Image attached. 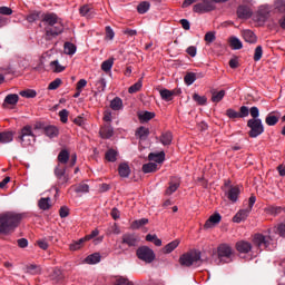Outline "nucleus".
<instances>
[{
    "mask_svg": "<svg viewBox=\"0 0 285 285\" xmlns=\"http://www.w3.org/2000/svg\"><path fill=\"white\" fill-rule=\"evenodd\" d=\"M42 26L45 27V40L52 41L63 32V23L57 13H43Z\"/></svg>",
    "mask_w": 285,
    "mask_h": 285,
    "instance_id": "1",
    "label": "nucleus"
},
{
    "mask_svg": "<svg viewBox=\"0 0 285 285\" xmlns=\"http://www.w3.org/2000/svg\"><path fill=\"white\" fill-rule=\"evenodd\" d=\"M19 222H21V215L19 214L10 212L0 214V234L10 235L19 226Z\"/></svg>",
    "mask_w": 285,
    "mask_h": 285,
    "instance_id": "2",
    "label": "nucleus"
},
{
    "mask_svg": "<svg viewBox=\"0 0 285 285\" xmlns=\"http://www.w3.org/2000/svg\"><path fill=\"white\" fill-rule=\"evenodd\" d=\"M53 175L57 179V191H59L60 188H66L68 186V183L70 181V175L68 174L66 166H61L60 164H58L53 169Z\"/></svg>",
    "mask_w": 285,
    "mask_h": 285,
    "instance_id": "3",
    "label": "nucleus"
},
{
    "mask_svg": "<svg viewBox=\"0 0 285 285\" xmlns=\"http://www.w3.org/2000/svg\"><path fill=\"white\" fill-rule=\"evenodd\" d=\"M217 264H230L233 262V257H235V252L233 247L228 244H220L217 247Z\"/></svg>",
    "mask_w": 285,
    "mask_h": 285,
    "instance_id": "4",
    "label": "nucleus"
},
{
    "mask_svg": "<svg viewBox=\"0 0 285 285\" xmlns=\"http://www.w3.org/2000/svg\"><path fill=\"white\" fill-rule=\"evenodd\" d=\"M16 139L21 144L22 148H28V146H32L37 141V137L32 132V127L29 125L20 130V135Z\"/></svg>",
    "mask_w": 285,
    "mask_h": 285,
    "instance_id": "5",
    "label": "nucleus"
},
{
    "mask_svg": "<svg viewBox=\"0 0 285 285\" xmlns=\"http://www.w3.org/2000/svg\"><path fill=\"white\" fill-rule=\"evenodd\" d=\"M202 259V253L197 250H190L185 254H183L179 257V264L180 266H185L186 268H189V266H193V264H197Z\"/></svg>",
    "mask_w": 285,
    "mask_h": 285,
    "instance_id": "6",
    "label": "nucleus"
},
{
    "mask_svg": "<svg viewBox=\"0 0 285 285\" xmlns=\"http://www.w3.org/2000/svg\"><path fill=\"white\" fill-rule=\"evenodd\" d=\"M247 128H249L248 136L252 139H257L259 135H264V124L262 119H249L247 121Z\"/></svg>",
    "mask_w": 285,
    "mask_h": 285,
    "instance_id": "7",
    "label": "nucleus"
},
{
    "mask_svg": "<svg viewBox=\"0 0 285 285\" xmlns=\"http://www.w3.org/2000/svg\"><path fill=\"white\" fill-rule=\"evenodd\" d=\"M136 255H137L138 259H140L141 262H145L146 264H153V262H155V257H156L155 250H153L148 246H140L136 250Z\"/></svg>",
    "mask_w": 285,
    "mask_h": 285,
    "instance_id": "8",
    "label": "nucleus"
},
{
    "mask_svg": "<svg viewBox=\"0 0 285 285\" xmlns=\"http://www.w3.org/2000/svg\"><path fill=\"white\" fill-rule=\"evenodd\" d=\"M253 244L258 250H268V247L271 246V236L255 234L253 236Z\"/></svg>",
    "mask_w": 285,
    "mask_h": 285,
    "instance_id": "9",
    "label": "nucleus"
},
{
    "mask_svg": "<svg viewBox=\"0 0 285 285\" xmlns=\"http://www.w3.org/2000/svg\"><path fill=\"white\" fill-rule=\"evenodd\" d=\"M215 10V2L213 0H202L200 3L194 6V12L198 14H206Z\"/></svg>",
    "mask_w": 285,
    "mask_h": 285,
    "instance_id": "10",
    "label": "nucleus"
},
{
    "mask_svg": "<svg viewBox=\"0 0 285 285\" xmlns=\"http://www.w3.org/2000/svg\"><path fill=\"white\" fill-rule=\"evenodd\" d=\"M225 187L228 188L225 191V195L227 196L229 202H233V203L237 202L240 193L239 187L230 185L229 181L225 183Z\"/></svg>",
    "mask_w": 285,
    "mask_h": 285,
    "instance_id": "11",
    "label": "nucleus"
},
{
    "mask_svg": "<svg viewBox=\"0 0 285 285\" xmlns=\"http://www.w3.org/2000/svg\"><path fill=\"white\" fill-rule=\"evenodd\" d=\"M121 243L132 248L139 244V237L136 234H124Z\"/></svg>",
    "mask_w": 285,
    "mask_h": 285,
    "instance_id": "12",
    "label": "nucleus"
},
{
    "mask_svg": "<svg viewBox=\"0 0 285 285\" xmlns=\"http://www.w3.org/2000/svg\"><path fill=\"white\" fill-rule=\"evenodd\" d=\"M248 215H250V209L245 208L240 209L239 212L236 213V215L233 217V222L235 224H240V222H246L248 219Z\"/></svg>",
    "mask_w": 285,
    "mask_h": 285,
    "instance_id": "13",
    "label": "nucleus"
},
{
    "mask_svg": "<svg viewBox=\"0 0 285 285\" xmlns=\"http://www.w3.org/2000/svg\"><path fill=\"white\" fill-rule=\"evenodd\" d=\"M236 250L246 255V253L253 250V245L246 240H238L236 243Z\"/></svg>",
    "mask_w": 285,
    "mask_h": 285,
    "instance_id": "14",
    "label": "nucleus"
},
{
    "mask_svg": "<svg viewBox=\"0 0 285 285\" xmlns=\"http://www.w3.org/2000/svg\"><path fill=\"white\" fill-rule=\"evenodd\" d=\"M279 112L277 111H272L269 112L266 118H265V124L267 126H277V124L279 122Z\"/></svg>",
    "mask_w": 285,
    "mask_h": 285,
    "instance_id": "15",
    "label": "nucleus"
},
{
    "mask_svg": "<svg viewBox=\"0 0 285 285\" xmlns=\"http://www.w3.org/2000/svg\"><path fill=\"white\" fill-rule=\"evenodd\" d=\"M115 135V129L110 124H106L100 128V136L102 139H110Z\"/></svg>",
    "mask_w": 285,
    "mask_h": 285,
    "instance_id": "16",
    "label": "nucleus"
},
{
    "mask_svg": "<svg viewBox=\"0 0 285 285\" xmlns=\"http://www.w3.org/2000/svg\"><path fill=\"white\" fill-rule=\"evenodd\" d=\"M219 222H222V215H219V213H215L206 220L204 228H213V226H217Z\"/></svg>",
    "mask_w": 285,
    "mask_h": 285,
    "instance_id": "17",
    "label": "nucleus"
},
{
    "mask_svg": "<svg viewBox=\"0 0 285 285\" xmlns=\"http://www.w3.org/2000/svg\"><path fill=\"white\" fill-rule=\"evenodd\" d=\"M238 19H250L253 11L247 6H239L237 9Z\"/></svg>",
    "mask_w": 285,
    "mask_h": 285,
    "instance_id": "18",
    "label": "nucleus"
},
{
    "mask_svg": "<svg viewBox=\"0 0 285 285\" xmlns=\"http://www.w3.org/2000/svg\"><path fill=\"white\" fill-rule=\"evenodd\" d=\"M148 159L149 161H155V164H164L166 161V153H150Z\"/></svg>",
    "mask_w": 285,
    "mask_h": 285,
    "instance_id": "19",
    "label": "nucleus"
},
{
    "mask_svg": "<svg viewBox=\"0 0 285 285\" xmlns=\"http://www.w3.org/2000/svg\"><path fill=\"white\" fill-rule=\"evenodd\" d=\"M79 13L81 17H86L87 19H92L95 17V9L90 7V4H83L79 9Z\"/></svg>",
    "mask_w": 285,
    "mask_h": 285,
    "instance_id": "20",
    "label": "nucleus"
},
{
    "mask_svg": "<svg viewBox=\"0 0 285 285\" xmlns=\"http://www.w3.org/2000/svg\"><path fill=\"white\" fill-rule=\"evenodd\" d=\"M26 20L28 21V23H35L37 21H41L43 20V12L41 11H31Z\"/></svg>",
    "mask_w": 285,
    "mask_h": 285,
    "instance_id": "21",
    "label": "nucleus"
},
{
    "mask_svg": "<svg viewBox=\"0 0 285 285\" xmlns=\"http://www.w3.org/2000/svg\"><path fill=\"white\" fill-rule=\"evenodd\" d=\"M45 135L49 137V139H55V137H59V128L53 125L46 126L43 128Z\"/></svg>",
    "mask_w": 285,
    "mask_h": 285,
    "instance_id": "22",
    "label": "nucleus"
},
{
    "mask_svg": "<svg viewBox=\"0 0 285 285\" xmlns=\"http://www.w3.org/2000/svg\"><path fill=\"white\" fill-rule=\"evenodd\" d=\"M49 277L52 282H55V284H61V282H63V273L58 267L53 268Z\"/></svg>",
    "mask_w": 285,
    "mask_h": 285,
    "instance_id": "23",
    "label": "nucleus"
},
{
    "mask_svg": "<svg viewBox=\"0 0 285 285\" xmlns=\"http://www.w3.org/2000/svg\"><path fill=\"white\" fill-rule=\"evenodd\" d=\"M242 37L247 43H257V36L252 30H244Z\"/></svg>",
    "mask_w": 285,
    "mask_h": 285,
    "instance_id": "24",
    "label": "nucleus"
},
{
    "mask_svg": "<svg viewBox=\"0 0 285 285\" xmlns=\"http://www.w3.org/2000/svg\"><path fill=\"white\" fill-rule=\"evenodd\" d=\"M14 139V131H1L0 144H10Z\"/></svg>",
    "mask_w": 285,
    "mask_h": 285,
    "instance_id": "25",
    "label": "nucleus"
},
{
    "mask_svg": "<svg viewBox=\"0 0 285 285\" xmlns=\"http://www.w3.org/2000/svg\"><path fill=\"white\" fill-rule=\"evenodd\" d=\"M58 161H59L60 166H66V164H68V161H70V151L67 149H62L58 154Z\"/></svg>",
    "mask_w": 285,
    "mask_h": 285,
    "instance_id": "26",
    "label": "nucleus"
},
{
    "mask_svg": "<svg viewBox=\"0 0 285 285\" xmlns=\"http://www.w3.org/2000/svg\"><path fill=\"white\" fill-rule=\"evenodd\" d=\"M17 104H19V95L17 94H9L8 96H6L4 101H3V106H17Z\"/></svg>",
    "mask_w": 285,
    "mask_h": 285,
    "instance_id": "27",
    "label": "nucleus"
},
{
    "mask_svg": "<svg viewBox=\"0 0 285 285\" xmlns=\"http://www.w3.org/2000/svg\"><path fill=\"white\" fill-rule=\"evenodd\" d=\"M179 186H180L179 179H177V178L171 179L169 181L168 188L165 191V195H167V196L173 195V193H176V190H177V188H179Z\"/></svg>",
    "mask_w": 285,
    "mask_h": 285,
    "instance_id": "28",
    "label": "nucleus"
},
{
    "mask_svg": "<svg viewBox=\"0 0 285 285\" xmlns=\"http://www.w3.org/2000/svg\"><path fill=\"white\" fill-rule=\"evenodd\" d=\"M265 213H267V215H273L275 217L277 215H281V213H284V207L268 205L267 207H265Z\"/></svg>",
    "mask_w": 285,
    "mask_h": 285,
    "instance_id": "29",
    "label": "nucleus"
},
{
    "mask_svg": "<svg viewBox=\"0 0 285 285\" xmlns=\"http://www.w3.org/2000/svg\"><path fill=\"white\" fill-rule=\"evenodd\" d=\"M210 94H212L213 104H219V101H222V99H224V97H226V90L217 91V90L213 89L210 91Z\"/></svg>",
    "mask_w": 285,
    "mask_h": 285,
    "instance_id": "30",
    "label": "nucleus"
},
{
    "mask_svg": "<svg viewBox=\"0 0 285 285\" xmlns=\"http://www.w3.org/2000/svg\"><path fill=\"white\" fill-rule=\"evenodd\" d=\"M118 173L121 177H130V166H128V163H121L118 166Z\"/></svg>",
    "mask_w": 285,
    "mask_h": 285,
    "instance_id": "31",
    "label": "nucleus"
},
{
    "mask_svg": "<svg viewBox=\"0 0 285 285\" xmlns=\"http://www.w3.org/2000/svg\"><path fill=\"white\" fill-rule=\"evenodd\" d=\"M160 144H163V146H170V144H173V132H163L160 135Z\"/></svg>",
    "mask_w": 285,
    "mask_h": 285,
    "instance_id": "32",
    "label": "nucleus"
},
{
    "mask_svg": "<svg viewBox=\"0 0 285 285\" xmlns=\"http://www.w3.org/2000/svg\"><path fill=\"white\" fill-rule=\"evenodd\" d=\"M119 156V153L115 149H108L105 154V159L107 161H110L111 164H115L117 161V157Z\"/></svg>",
    "mask_w": 285,
    "mask_h": 285,
    "instance_id": "33",
    "label": "nucleus"
},
{
    "mask_svg": "<svg viewBox=\"0 0 285 285\" xmlns=\"http://www.w3.org/2000/svg\"><path fill=\"white\" fill-rule=\"evenodd\" d=\"M229 46L233 48V50H242V48H244L242 40H239L237 37L229 38Z\"/></svg>",
    "mask_w": 285,
    "mask_h": 285,
    "instance_id": "34",
    "label": "nucleus"
},
{
    "mask_svg": "<svg viewBox=\"0 0 285 285\" xmlns=\"http://www.w3.org/2000/svg\"><path fill=\"white\" fill-rule=\"evenodd\" d=\"M159 169V165L156 163H148L142 165V173L148 174V173H157Z\"/></svg>",
    "mask_w": 285,
    "mask_h": 285,
    "instance_id": "35",
    "label": "nucleus"
},
{
    "mask_svg": "<svg viewBox=\"0 0 285 285\" xmlns=\"http://www.w3.org/2000/svg\"><path fill=\"white\" fill-rule=\"evenodd\" d=\"M26 273H29V275H41V266L35 264L27 265Z\"/></svg>",
    "mask_w": 285,
    "mask_h": 285,
    "instance_id": "36",
    "label": "nucleus"
},
{
    "mask_svg": "<svg viewBox=\"0 0 285 285\" xmlns=\"http://www.w3.org/2000/svg\"><path fill=\"white\" fill-rule=\"evenodd\" d=\"M159 92L164 101H173V97H175V90L163 89Z\"/></svg>",
    "mask_w": 285,
    "mask_h": 285,
    "instance_id": "37",
    "label": "nucleus"
},
{
    "mask_svg": "<svg viewBox=\"0 0 285 285\" xmlns=\"http://www.w3.org/2000/svg\"><path fill=\"white\" fill-rule=\"evenodd\" d=\"M101 262V255L94 253L85 258L86 264H99Z\"/></svg>",
    "mask_w": 285,
    "mask_h": 285,
    "instance_id": "38",
    "label": "nucleus"
},
{
    "mask_svg": "<svg viewBox=\"0 0 285 285\" xmlns=\"http://www.w3.org/2000/svg\"><path fill=\"white\" fill-rule=\"evenodd\" d=\"M111 110H121L124 108V100L121 98L116 97L110 101Z\"/></svg>",
    "mask_w": 285,
    "mask_h": 285,
    "instance_id": "39",
    "label": "nucleus"
},
{
    "mask_svg": "<svg viewBox=\"0 0 285 285\" xmlns=\"http://www.w3.org/2000/svg\"><path fill=\"white\" fill-rule=\"evenodd\" d=\"M177 246H179V239H175V240L170 242L169 244H167L163 248V252L168 255V254L173 253V250H175V248H177Z\"/></svg>",
    "mask_w": 285,
    "mask_h": 285,
    "instance_id": "40",
    "label": "nucleus"
},
{
    "mask_svg": "<svg viewBox=\"0 0 285 285\" xmlns=\"http://www.w3.org/2000/svg\"><path fill=\"white\" fill-rule=\"evenodd\" d=\"M112 66H115V58H109L101 63V70H104V72H110Z\"/></svg>",
    "mask_w": 285,
    "mask_h": 285,
    "instance_id": "41",
    "label": "nucleus"
},
{
    "mask_svg": "<svg viewBox=\"0 0 285 285\" xmlns=\"http://www.w3.org/2000/svg\"><path fill=\"white\" fill-rule=\"evenodd\" d=\"M65 55L72 56L77 52V46L72 42H65L63 45Z\"/></svg>",
    "mask_w": 285,
    "mask_h": 285,
    "instance_id": "42",
    "label": "nucleus"
},
{
    "mask_svg": "<svg viewBox=\"0 0 285 285\" xmlns=\"http://www.w3.org/2000/svg\"><path fill=\"white\" fill-rule=\"evenodd\" d=\"M184 81L187 86H193V83H195V81H197V73L195 72H187Z\"/></svg>",
    "mask_w": 285,
    "mask_h": 285,
    "instance_id": "43",
    "label": "nucleus"
},
{
    "mask_svg": "<svg viewBox=\"0 0 285 285\" xmlns=\"http://www.w3.org/2000/svg\"><path fill=\"white\" fill-rule=\"evenodd\" d=\"M136 135L139 137V139H147L148 135H150V129L146 127H139L136 131Z\"/></svg>",
    "mask_w": 285,
    "mask_h": 285,
    "instance_id": "44",
    "label": "nucleus"
},
{
    "mask_svg": "<svg viewBox=\"0 0 285 285\" xmlns=\"http://www.w3.org/2000/svg\"><path fill=\"white\" fill-rule=\"evenodd\" d=\"M40 210H50V198H40L38 202Z\"/></svg>",
    "mask_w": 285,
    "mask_h": 285,
    "instance_id": "45",
    "label": "nucleus"
},
{
    "mask_svg": "<svg viewBox=\"0 0 285 285\" xmlns=\"http://www.w3.org/2000/svg\"><path fill=\"white\" fill-rule=\"evenodd\" d=\"M86 242H88V238L86 236L76 240L73 244L70 245V250H79V248H81V246H83Z\"/></svg>",
    "mask_w": 285,
    "mask_h": 285,
    "instance_id": "46",
    "label": "nucleus"
},
{
    "mask_svg": "<svg viewBox=\"0 0 285 285\" xmlns=\"http://www.w3.org/2000/svg\"><path fill=\"white\" fill-rule=\"evenodd\" d=\"M137 10H138L139 14H146V12L148 10H150V2H148V1L140 2L137 7Z\"/></svg>",
    "mask_w": 285,
    "mask_h": 285,
    "instance_id": "47",
    "label": "nucleus"
},
{
    "mask_svg": "<svg viewBox=\"0 0 285 285\" xmlns=\"http://www.w3.org/2000/svg\"><path fill=\"white\" fill-rule=\"evenodd\" d=\"M138 119L140 121H150V119H155V112L145 111L138 115Z\"/></svg>",
    "mask_w": 285,
    "mask_h": 285,
    "instance_id": "48",
    "label": "nucleus"
},
{
    "mask_svg": "<svg viewBox=\"0 0 285 285\" xmlns=\"http://www.w3.org/2000/svg\"><path fill=\"white\" fill-rule=\"evenodd\" d=\"M193 99L196 101V104H198V106H206V102L208 101L206 96H199V94H194Z\"/></svg>",
    "mask_w": 285,
    "mask_h": 285,
    "instance_id": "49",
    "label": "nucleus"
},
{
    "mask_svg": "<svg viewBox=\"0 0 285 285\" xmlns=\"http://www.w3.org/2000/svg\"><path fill=\"white\" fill-rule=\"evenodd\" d=\"M95 86L98 90V92H104L106 90V78L100 77L96 82Z\"/></svg>",
    "mask_w": 285,
    "mask_h": 285,
    "instance_id": "50",
    "label": "nucleus"
},
{
    "mask_svg": "<svg viewBox=\"0 0 285 285\" xmlns=\"http://www.w3.org/2000/svg\"><path fill=\"white\" fill-rule=\"evenodd\" d=\"M146 224H148V219L147 218H140L138 220H135L131 224V228H134V230H137V229L141 228V226H146Z\"/></svg>",
    "mask_w": 285,
    "mask_h": 285,
    "instance_id": "51",
    "label": "nucleus"
},
{
    "mask_svg": "<svg viewBox=\"0 0 285 285\" xmlns=\"http://www.w3.org/2000/svg\"><path fill=\"white\" fill-rule=\"evenodd\" d=\"M20 96L26 97L27 99H35V97H37V91L32 89L22 90L20 91Z\"/></svg>",
    "mask_w": 285,
    "mask_h": 285,
    "instance_id": "52",
    "label": "nucleus"
},
{
    "mask_svg": "<svg viewBox=\"0 0 285 285\" xmlns=\"http://www.w3.org/2000/svg\"><path fill=\"white\" fill-rule=\"evenodd\" d=\"M146 242H151L155 246H161V239H159L155 234H148L146 236Z\"/></svg>",
    "mask_w": 285,
    "mask_h": 285,
    "instance_id": "53",
    "label": "nucleus"
},
{
    "mask_svg": "<svg viewBox=\"0 0 285 285\" xmlns=\"http://www.w3.org/2000/svg\"><path fill=\"white\" fill-rule=\"evenodd\" d=\"M141 80H138L136 83H134L131 87L128 89L129 95H135V92H139L141 90Z\"/></svg>",
    "mask_w": 285,
    "mask_h": 285,
    "instance_id": "54",
    "label": "nucleus"
},
{
    "mask_svg": "<svg viewBox=\"0 0 285 285\" xmlns=\"http://www.w3.org/2000/svg\"><path fill=\"white\" fill-rule=\"evenodd\" d=\"M264 55V49L262 46H257L254 51V61H261Z\"/></svg>",
    "mask_w": 285,
    "mask_h": 285,
    "instance_id": "55",
    "label": "nucleus"
},
{
    "mask_svg": "<svg viewBox=\"0 0 285 285\" xmlns=\"http://www.w3.org/2000/svg\"><path fill=\"white\" fill-rule=\"evenodd\" d=\"M275 10L277 12L284 13L285 12V0H276L274 3Z\"/></svg>",
    "mask_w": 285,
    "mask_h": 285,
    "instance_id": "56",
    "label": "nucleus"
},
{
    "mask_svg": "<svg viewBox=\"0 0 285 285\" xmlns=\"http://www.w3.org/2000/svg\"><path fill=\"white\" fill-rule=\"evenodd\" d=\"M90 190V186L86 183H81L76 186L75 193H88Z\"/></svg>",
    "mask_w": 285,
    "mask_h": 285,
    "instance_id": "57",
    "label": "nucleus"
},
{
    "mask_svg": "<svg viewBox=\"0 0 285 285\" xmlns=\"http://www.w3.org/2000/svg\"><path fill=\"white\" fill-rule=\"evenodd\" d=\"M226 116L228 117V119H239V112L235 111V109L233 108L226 110Z\"/></svg>",
    "mask_w": 285,
    "mask_h": 285,
    "instance_id": "58",
    "label": "nucleus"
},
{
    "mask_svg": "<svg viewBox=\"0 0 285 285\" xmlns=\"http://www.w3.org/2000/svg\"><path fill=\"white\" fill-rule=\"evenodd\" d=\"M68 115H70V112L67 109H62L59 111L60 121L62 124H68Z\"/></svg>",
    "mask_w": 285,
    "mask_h": 285,
    "instance_id": "59",
    "label": "nucleus"
},
{
    "mask_svg": "<svg viewBox=\"0 0 285 285\" xmlns=\"http://www.w3.org/2000/svg\"><path fill=\"white\" fill-rule=\"evenodd\" d=\"M59 86H61V79L60 78H56L53 81H51L48 86V90H57V88H59Z\"/></svg>",
    "mask_w": 285,
    "mask_h": 285,
    "instance_id": "60",
    "label": "nucleus"
},
{
    "mask_svg": "<svg viewBox=\"0 0 285 285\" xmlns=\"http://www.w3.org/2000/svg\"><path fill=\"white\" fill-rule=\"evenodd\" d=\"M248 115H249V109H248V107L242 106V107L239 108L238 118H239V119H244L245 117H248Z\"/></svg>",
    "mask_w": 285,
    "mask_h": 285,
    "instance_id": "61",
    "label": "nucleus"
},
{
    "mask_svg": "<svg viewBox=\"0 0 285 285\" xmlns=\"http://www.w3.org/2000/svg\"><path fill=\"white\" fill-rule=\"evenodd\" d=\"M249 115H250L252 119H259V108L252 107L249 109Z\"/></svg>",
    "mask_w": 285,
    "mask_h": 285,
    "instance_id": "62",
    "label": "nucleus"
},
{
    "mask_svg": "<svg viewBox=\"0 0 285 285\" xmlns=\"http://www.w3.org/2000/svg\"><path fill=\"white\" fill-rule=\"evenodd\" d=\"M115 285H135V284L130 282L128 278L120 277L116 281Z\"/></svg>",
    "mask_w": 285,
    "mask_h": 285,
    "instance_id": "63",
    "label": "nucleus"
},
{
    "mask_svg": "<svg viewBox=\"0 0 285 285\" xmlns=\"http://www.w3.org/2000/svg\"><path fill=\"white\" fill-rule=\"evenodd\" d=\"M277 233L281 237H285V223H281L277 226Z\"/></svg>",
    "mask_w": 285,
    "mask_h": 285,
    "instance_id": "64",
    "label": "nucleus"
}]
</instances>
